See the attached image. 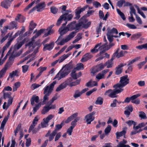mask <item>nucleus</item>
I'll list each match as a JSON object with an SVG mask.
<instances>
[{
	"mask_svg": "<svg viewBox=\"0 0 147 147\" xmlns=\"http://www.w3.org/2000/svg\"><path fill=\"white\" fill-rule=\"evenodd\" d=\"M76 23L75 21H74L68 24L66 27H61L59 28L58 31L60 34V36H59L58 39L55 42L58 45H63L74 37L75 36V34L78 32V29H76L75 31L71 32L69 35L62 39L59 42H58L59 40L62 38V35L66 34L68 31L71 30V28L73 26L72 24H75Z\"/></svg>",
	"mask_w": 147,
	"mask_h": 147,
	"instance_id": "nucleus-1",
	"label": "nucleus"
},
{
	"mask_svg": "<svg viewBox=\"0 0 147 147\" xmlns=\"http://www.w3.org/2000/svg\"><path fill=\"white\" fill-rule=\"evenodd\" d=\"M73 68V65L71 62L66 64L56 75L53 79H57L58 80H59L65 77L69 74Z\"/></svg>",
	"mask_w": 147,
	"mask_h": 147,
	"instance_id": "nucleus-2",
	"label": "nucleus"
},
{
	"mask_svg": "<svg viewBox=\"0 0 147 147\" xmlns=\"http://www.w3.org/2000/svg\"><path fill=\"white\" fill-rule=\"evenodd\" d=\"M129 79L128 78L127 75H125L121 77L119 83L114 85V88H118L120 89H123V87L129 83Z\"/></svg>",
	"mask_w": 147,
	"mask_h": 147,
	"instance_id": "nucleus-3",
	"label": "nucleus"
},
{
	"mask_svg": "<svg viewBox=\"0 0 147 147\" xmlns=\"http://www.w3.org/2000/svg\"><path fill=\"white\" fill-rule=\"evenodd\" d=\"M87 22V20L86 19L85 17L83 16L82 17L80 20L79 23L75 24V27L76 29H78V30L79 28L81 26L85 28H88L91 25V22H89L86 24H85Z\"/></svg>",
	"mask_w": 147,
	"mask_h": 147,
	"instance_id": "nucleus-4",
	"label": "nucleus"
},
{
	"mask_svg": "<svg viewBox=\"0 0 147 147\" xmlns=\"http://www.w3.org/2000/svg\"><path fill=\"white\" fill-rule=\"evenodd\" d=\"M107 33V36L109 42L113 41V37L114 36V34H117L118 33V32L117 29L115 28H113L111 30H108Z\"/></svg>",
	"mask_w": 147,
	"mask_h": 147,
	"instance_id": "nucleus-5",
	"label": "nucleus"
},
{
	"mask_svg": "<svg viewBox=\"0 0 147 147\" xmlns=\"http://www.w3.org/2000/svg\"><path fill=\"white\" fill-rule=\"evenodd\" d=\"M112 41L109 42V43L108 45H107V43H104L100 47V48L102 49V50L100 52V55H103V54L105 52L109 49L111 47L115 45V44L112 42Z\"/></svg>",
	"mask_w": 147,
	"mask_h": 147,
	"instance_id": "nucleus-6",
	"label": "nucleus"
},
{
	"mask_svg": "<svg viewBox=\"0 0 147 147\" xmlns=\"http://www.w3.org/2000/svg\"><path fill=\"white\" fill-rule=\"evenodd\" d=\"M56 83V81H54L49 85L46 86L44 89V94L50 95L53 90L54 85Z\"/></svg>",
	"mask_w": 147,
	"mask_h": 147,
	"instance_id": "nucleus-7",
	"label": "nucleus"
},
{
	"mask_svg": "<svg viewBox=\"0 0 147 147\" xmlns=\"http://www.w3.org/2000/svg\"><path fill=\"white\" fill-rule=\"evenodd\" d=\"M95 114V112L94 111L85 116L84 120H86L87 124H90L91 122L94 120V115Z\"/></svg>",
	"mask_w": 147,
	"mask_h": 147,
	"instance_id": "nucleus-8",
	"label": "nucleus"
},
{
	"mask_svg": "<svg viewBox=\"0 0 147 147\" xmlns=\"http://www.w3.org/2000/svg\"><path fill=\"white\" fill-rule=\"evenodd\" d=\"M45 7V5L44 2L40 3L36 5L35 7H33L32 9L30 11V13L36 10L37 9V11L38 12L41 11L43 10L44 8Z\"/></svg>",
	"mask_w": 147,
	"mask_h": 147,
	"instance_id": "nucleus-9",
	"label": "nucleus"
},
{
	"mask_svg": "<svg viewBox=\"0 0 147 147\" xmlns=\"http://www.w3.org/2000/svg\"><path fill=\"white\" fill-rule=\"evenodd\" d=\"M88 7V5H86L83 7L80 8V7H78L77 9L75 11V17L74 19L76 20H78L80 17V14L81 13L84 11Z\"/></svg>",
	"mask_w": 147,
	"mask_h": 147,
	"instance_id": "nucleus-10",
	"label": "nucleus"
},
{
	"mask_svg": "<svg viewBox=\"0 0 147 147\" xmlns=\"http://www.w3.org/2000/svg\"><path fill=\"white\" fill-rule=\"evenodd\" d=\"M115 88V89L114 90H112L109 97L111 98H116L117 96L116 94L122 92L124 90L123 89H120L118 88Z\"/></svg>",
	"mask_w": 147,
	"mask_h": 147,
	"instance_id": "nucleus-11",
	"label": "nucleus"
},
{
	"mask_svg": "<svg viewBox=\"0 0 147 147\" xmlns=\"http://www.w3.org/2000/svg\"><path fill=\"white\" fill-rule=\"evenodd\" d=\"M120 50L119 48L117 49V50L114 53V55H115L117 58L123 57L125 53H127V52L126 51H121L119 53L118 52Z\"/></svg>",
	"mask_w": 147,
	"mask_h": 147,
	"instance_id": "nucleus-12",
	"label": "nucleus"
},
{
	"mask_svg": "<svg viewBox=\"0 0 147 147\" xmlns=\"http://www.w3.org/2000/svg\"><path fill=\"white\" fill-rule=\"evenodd\" d=\"M54 42H50L49 44H46L44 45V47L43 48V51H45L46 50H48L49 51L51 50L54 46Z\"/></svg>",
	"mask_w": 147,
	"mask_h": 147,
	"instance_id": "nucleus-13",
	"label": "nucleus"
},
{
	"mask_svg": "<svg viewBox=\"0 0 147 147\" xmlns=\"http://www.w3.org/2000/svg\"><path fill=\"white\" fill-rule=\"evenodd\" d=\"M11 2L9 0H4L1 2V6L6 9H8L10 7Z\"/></svg>",
	"mask_w": 147,
	"mask_h": 147,
	"instance_id": "nucleus-14",
	"label": "nucleus"
},
{
	"mask_svg": "<svg viewBox=\"0 0 147 147\" xmlns=\"http://www.w3.org/2000/svg\"><path fill=\"white\" fill-rule=\"evenodd\" d=\"M39 119L38 117H35L33 120L32 124L30 126L28 130V132L30 133L33 129L35 127L37 123V122L38 121Z\"/></svg>",
	"mask_w": 147,
	"mask_h": 147,
	"instance_id": "nucleus-15",
	"label": "nucleus"
},
{
	"mask_svg": "<svg viewBox=\"0 0 147 147\" xmlns=\"http://www.w3.org/2000/svg\"><path fill=\"white\" fill-rule=\"evenodd\" d=\"M71 11L66 10V13L63 15H65L63 17V20L65 21H70L71 20L73 17V15L72 14H70L68 15L67 16L69 12H71Z\"/></svg>",
	"mask_w": 147,
	"mask_h": 147,
	"instance_id": "nucleus-16",
	"label": "nucleus"
},
{
	"mask_svg": "<svg viewBox=\"0 0 147 147\" xmlns=\"http://www.w3.org/2000/svg\"><path fill=\"white\" fill-rule=\"evenodd\" d=\"M17 24V22L13 21L9 23V26H6V29H8L9 30H12L14 28L16 29Z\"/></svg>",
	"mask_w": 147,
	"mask_h": 147,
	"instance_id": "nucleus-17",
	"label": "nucleus"
},
{
	"mask_svg": "<svg viewBox=\"0 0 147 147\" xmlns=\"http://www.w3.org/2000/svg\"><path fill=\"white\" fill-rule=\"evenodd\" d=\"M24 40H23L19 43H18L16 44L13 48L12 47H11V49L13 48V53L17 50L19 49L24 44Z\"/></svg>",
	"mask_w": 147,
	"mask_h": 147,
	"instance_id": "nucleus-18",
	"label": "nucleus"
},
{
	"mask_svg": "<svg viewBox=\"0 0 147 147\" xmlns=\"http://www.w3.org/2000/svg\"><path fill=\"white\" fill-rule=\"evenodd\" d=\"M92 57V55L90 53H88L83 55L81 61L82 62H84L87 61L90 59Z\"/></svg>",
	"mask_w": 147,
	"mask_h": 147,
	"instance_id": "nucleus-19",
	"label": "nucleus"
},
{
	"mask_svg": "<svg viewBox=\"0 0 147 147\" xmlns=\"http://www.w3.org/2000/svg\"><path fill=\"white\" fill-rule=\"evenodd\" d=\"M101 42H100L96 45L94 48L91 50V52L92 53H94L97 52L99 50H100V51H102V49H101L99 48L101 46Z\"/></svg>",
	"mask_w": 147,
	"mask_h": 147,
	"instance_id": "nucleus-20",
	"label": "nucleus"
},
{
	"mask_svg": "<svg viewBox=\"0 0 147 147\" xmlns=\"http://www.w3.org/2000/svg\"><path fill=\"white\" fill-rule=\"evenodd\" d=\"M126 65V64L125 63L123 64L122 63H121L116 68V71L115 74L116 75H118L120 74L122 72V69L121 68L124 66Z\"/></svg>",
	"mask_w": 147,
	"mask_h": 147,
	"instance_id": "nucleus-21",
	"label": "nucleus"
},
{
	"mask_svg": "<svg viewBox=\"0 0 147 147\" xmlns=\"http://www.w3.org/2000/svg\"><path fill=\"white\" fill-rule=\"evenodd\" d=\"M31 104L32 106L34 105V102L37 103L39 101V97L38 96H36L35 95H33L31 99Z\"/></svg>",
	"mask_w": 147,
	"mask_h": 147,
	"instance_id": "nucleus-22",
	"label": "nucleus"
},
{
	"mask_svg": "<svg viewBox=\"0 0 147 147\" xmlns=\"http://www.w3.org/2000/svg\"><path fill=\"white\" fill-rule=\"evenodd\" d=\"M127 129V128L126 127H125L123 128V130L120 132H117L115 133V134L116 136V138L117 139H118L119 137L122 136L123 135H124L126 133V131L125 130Z\"/></svg>",
	"mask_w": 147,
	"mask_h": 147,
	"instance_id": "nucleus-23",
	"label": "nucleus"
},
{
	"mask_svg": "<svg viewBox=\"0 0 147 147\" xmlns=\"http://www.w3.org/2000/svg\"><path fill=\"white\" fill-rule=\"evenodd\" d=\"M40 0H37L36 1L34 0L31 3L29 4L24 9V11H26L28 10L29 8H31L33 4L36 3V4H37L39 3Z\"/></svg>",
	"mask_w": 147,
	"mask_h": 147,
	"instance_id": "nucleus-24",
	"label": "nucleus"
},
{
	"mask_svg": "<svg viewBox=\"0 0 147 147\" xmlns=\"http://www.w3.org/2000/svg\"><path fill=\"white\" fill-rule=\"evenodd\" d=\"M8 67V64H7L5 67L0 71V78H2L4 75Z\"/></svg>",
	"mask_w": 147,
	"mask_h": 147,
	"instance_id": "nucleus-25",
	"label": "nucleus"
},
{
	"mask_svg": "<svg viewBox=\"0 0 147 147\" xmlns=\"http://www.w3.org/2000/svg\"><path fill=\"white\" fill-rule=\"evenodd\" d=\"M78 114L77 113H75L73 114L71 116L67 118V119L65 121V122L66 123H68L70 121L72 120L74 118H75L77 117Z\"/></svg>",
	"mask_w": 147,
	"mask_h": 147,
	"instance_id": "nucleus-26",
	"label": "nucleus"
},
{
	"mask_svg": "<svg viewBox=\"0 0 147 147\" xmlns=\"http://www.w3.org/2000/svg\"><path fill=\"white\" fill-rule=\"evenodd\" d=\"M71 55V53H68L67 54V55L64 54L62 56H61L60 58L59 59H58L57 60H59V63H61L64 60H65L66 58H67L69 57V55Z\"/></svg>",
	"mask_w": 147,
	"mask_h": 147,
	"instance_id": "nucleus-27",
	"label": "nucleus"
},
{
	"mask_svg": "<svg viewBox=\"0 0 147 147\" xmlns=\"http://www.w3.org/2000/svg\"><path fill=\"white\" fill-rule=\"evenodd\" d=\"M141 95V94H138L134 96H137L133 100L131 101V102L135 104H136L138 105L140 103V100L139 99H136L138 97L140 96Z\"/></svg>",
	"mask_w": 147,
	"mask_h": 147,
	"instance_id": "nucleus-28",
	"label": "nucleus"
},
{
	"mask_svg": "<svg viewBox=\"0 0 147 147\" xmlns=\"http://www.w3.org/2000/svg\"><path fill=\"white\" fill-rule=\"evenodd\" d=\"M137 96H132L131 97H127L124 100V102H122L123 103H129L131 100V101L132 100L136 98Z\"/></svg>",
	"mask_w": 147,
	"mask_h": 147,
	"instance_id": "nucleus-29",
	"label": "nucleus"
},
{
	"mask_svg": "<svg viewBox=\"0 0 147 147\" xmlns=\"http://www.w3.org/2000/svg\"><path fill=\"white\" fill-rule=\"evenodd\" d=\"M67 86L63 82L58 87L56 90L57 92H59L66 87Z\"/></svg>",
	"mask_w": 147,
	"mask_h": 147,
	"instance_id": "nucleus-30",
	"label": "nucleus"
},
{
	"mask_svg": "<svg viewBox=\"0 0 147 147\" xmlns=\"http://www.w3.org/2000/svg\"><path fill=\"white\" fill-rule=\"evenodd\" d=\"M45 29H41L38 31L36 34L33 37V38L35 39L44 32H45Z\"/></svg>",
	"mask_w": 147,
	"mask_h": 147,
	"instance_id": "nucleus-31",
	"label": "nucleus"
},
{
	"mask_svg": "<svg viewBox=\"0 0 147 147\" xmlns=\"http://www.w3.org/2000/svg\"><path fill=\"white\" fill-rule=\"evenodd\" d=\"M36 24L34 23L33 21H31L30 23L29 26V30L30 31L32 32V31L35 28Z\"/></svg>",
	"mask_w": 147,
	"mask_h": 147,
	"instance_id": "nucleus-32",
	"label": "nucleus"
},
{
	"mask_svg": "<svg viewBox=\"0 0 147 147\" xmlns=\"http://www.w3.org/2000/svg\"><path fill=\"white\" fill-rule=\"evenodd\" d=\"M54 116V115L50 114L47 116L46 118H44L43 120V121H45L46 123H48L50 120Z\"/></svg>",
	"mask_w": 147,
	"mask_h": 147,
	"instance_id": "nucleus-33",
	"label": "nucleus"
},
{
	"mask_svg": "<svg viewBox=\"0 0 147 147\" xmlns=\"http://www.w3.org/2000/svg\"><path fill=\"white\" fill-rule=\"evenodd\" d=\"M54 116V115L50 114L47 116L46 118H44L43 120V121H45L46 123H48L50 120Z\"/></svg>",
	"mask_w": 147,
	"mask_h": 147,
	"instance_id": "nucleus-34",
	"label": "nucleus"
},
{
	"mask_svg": "<svg viewBox=\"0 0 147 147\" xmlns=\"http://www.w3.org/2000/svg\"><path fill=\"white\" fill-rule=\"evenodd\" d=\"M54 116V115L50 114L47 116L46 118H44L43 120V121H45L46 123H48L50 120Z\"/></svg>",
	"mask_w": 147,
	"mask_h": 147,
	"instance_id": "nucleus-35",
	"label": "nucleus"
},
{
	"mask_svg": "<svg viewBox=\"0 0 147 147\" xmlns=\"http://www.w3.org/2000/svg\"><path fill=\"white\" fill-rule=\"evenodd\" d=\"M54 116V115L50 114L47 116L46 118H44L43 120V121H45L46 123H48L50 120Z\"/></svg>",
	"mask_w": 147,
	"mask_h": 147,
	"instance_id": "nucleus-36",
	"label": "nucleus"
},
{
	"mask_svg": "<svg viewBox=\"0 0 147 147\" xmlns=\"http://www.w3.org/2000/svg\"><path fill=\"white\" fill-rule=\"evenodd\" d=\"M135 6L137 9L138 13L140 14L143 18L144 19L146 18V17L145 14L143 11L140 10L139 7L136 5Z\"/></svg>",
	"mask_w": 147,
	"mask_h": 147,
	"instance_id": "nucleus-37",
	"label": "nucleus"
},
{
	"mask_svg": "<svg viewBox=\"0 0 147 147\" xmlns=\"http://www.w3.org/2000/svg\"><path fill=\"white\" fill-rule=\"evenodd\" d=\"M59 96H57V95L56 94H55L52 98L47 103L48 105H51L52 104L53 102L54 101L56 100L59 98Z\"/></svg>",
	"mask_w": 147,
	"mask_h": 147,
	"instance_id": "nucleus-38",
	"label": "nucleus"
},
{
	"mask_svg": "<svg viewBox=\"0 0 147 147\" xmlns=\"http://www.w3.org/2000/svg\"><path fill=\"white\" fill-rule=\"evenodd\" d=\"M103 101V99L101 97H98L96 100L95 103L97 105H101Z\"/></svg>",
	"mask_w": 147,
	"mask_h": 147,
	"instance_id": "nucleus-39",
	"label": "nucleus"
},
{
	"mask_svg": "<svg viewBox=\"0 0 147 147\" xmlns=\"http://www.w3.org/2000/svg\"><path fill=\"white\" fill-rule=\"evenodd\" d=\"M105 64V66H107V68H111L112 67L113 65V62H111V61L108 60Z\"/></svg>",
	"mask_w": 147,
	"mask_h": 147,
	"instance_id": "nucleus-40",
	"label": "nucleus"
},
{
	"mask_svg": "<svg viewBox=\"0 0 147 147\" xmlns=\"http://www.w3.org/2000/svg\"><path fill=\"white\" fill-rule=\"evenodd\" d=\"M139 117L141 118V119H146L147 117L146 114L143 111H140L139 112Z\"/></svg>",
	"mask_w": 147,
	"mask_h": 147,
	"instance_id": "nucleus-41",
	"label": "nucleus"
},
{
	"mask_svg": "<svg viewBox=\"0 0 147 147\" xmlns=\"http://www.w3.org/2000/svg\"><path fill=\"white\" fill-rule=\"evenodd\" d=\"M63 123H61L60 124H57L55 126V129L53 131L56 133H57V131L60 130L62 127Z\"/></svg>",
	"mask_w": 147,
	"mask_h": 147,
	"instance_id": "nucleus-42",
	"label": "nucleus"
},
{
	"mask_svg": "<svg viewBox=\"0 0 147 147\" xmlns=\"http://www.w3.org/2000/svg\"><path fill=\"white\" fill-rule=\"evenodd\" d=\"M142 35V34L139 33L138 34H133L131 37L132 39L136 40L139 38Z\"/></svg>",
	"mask_w": 147,
	"mask_h": 147,
	"instance_id": "nucleus-43",
	"label": "nucleus"
},
{
	"mask_svg": "<svg viewBox=\"0 0 147 147\" xmlns=\"http://www.w3.org/2000/svg\"><path fill=\"white\" fill-rule=\"evenodd\" d=\"M41 102L39 103L37 105H36L33 108V113L34 114L37 111V110L41 107Z\"/></svg>",
	"mask_w": 147,
	"mask_h": 147,
	"instance_id": "nucleus-44",
	"label": "nucleus"
},
{
	"mask_svg": "<svg viewBox=\"0 0 147 147\" xmlns=\"http://www.w3.org/2000/svg\"><path fill=\"white\" fill-rule=\"evenodd\" d=\"M45 95L43 97V101L41 102V104L42 105H43L46 103V101L48 100L49 98V95H48L46 94H45Z\"/></svg>",
	"mask_w": 147,
	"mask_h": 147,
	"instance_id": "nucleus-45",
	"label": "nucleus"
},
{
	"mask_svg": "<svg viewBox=\"0 0 147 147\" xmlns=\"http://www.w3.org/2000/svg\"><path fill=\"white\" fill-rule=\"evenodd\" d=\"M136 48L140 50H141L143 49H147V43L137 46Z\"/></svg>",
	"mask_w": 147,
	"mask_h": 147,
	"instance_id": "nucleus-46",
	"label": "nucleus"
},
{
	"mask_svg": "<svg viewBox=\"0 0 147 147\" xmlns=\"http://www.w3.org/2000/svg\"><path fill=\"white\" fill-rule=\"evenodd\" d=\"M65 15H62L58 19L56 24V25L57 26H59L60 25V24L61 23V21H62V20H63V16Z\"/></svg>",
	"mask_w": 147,
	"mask_h": 147,
	"instance_id": "nucleus-47",
	"label": "nucleus"
},
{
	"mask_svg": "<svg viewBox=\"0 0 147 147\" xmlns=\"http://www.w3.org/2000/svg\"><path fill=\"white\" fill-rule=\"evenodd\" d=\"M117 11L118 13L120 16L123 20H125V15L123 13L121 12L120 10L118 9H117Z\"/></svg>",
	"mask_w": 147,
	"mask_h": 147,
	"instance_id": "nucleus-48",
	"label": "nucleus"
},
{
	"mask_svg": "<svg viewBox=\"0 0 147 147\" xmlns=\"http://www.w3.org/2000/svg\"><path fill=\"white\" fill-rule=\"evenodd\" d=\"M130 13L131 16L133 15V14L136 16L137 15L136 13V10L133 7H130Z\"/></svg>",
	"mask_w": 147,
	"mask_h": 147,
	"instance_id": "nucleus-49",
	"label": "nucleus"
},
{
	"mask_svg": "<svg viewBox=\"0 0 147 147\" xmlns=\"http://www.w3.org/2000/svg\"><path fill=\"white\" fill-rule=\"evenodd\" d=\"M50 110L48 106H45L44 107L42 111V113L43 114H45V113L48 112Z\"/></svg>",
	"mask_w": 147,
	"mask_h": 147,
	"instance_id": "nucleus-50",
	"label": "nucleus"
},
{
	"mask_svg": "<svg viewBox=\"0 0 147 147\" xmlns=\"http://www.w3.org/2000/svg\"><path fill=\"white\" fill-rule=\"evenodd\" d=\"M125 123H127L129 126H130L132 125H136V123L134 121L132 120H128L125 122Z\"/></svg>",
	"mask_w": 147,
	"mask_h": 147,
	"instance_id": "nucleus-51",
	"label": "nucleus"
},
{
	"mask_svg": "<svg viewBox=\"0 0 147 147\" xmlns=\"http://www.w3.org/2000/svg\"><path fill=\"white\" fill-rule=\"evenodd\" d=\"M111 129V126L109 125H108L105 130V134L107 135L110 132Z\"/></svg>",
	"mask_w": 147,
	"mask_h": 147,
	"instance_id": "nucleus-52",
	"label": "nucleus"
},
{
	"mask_svg": "<svg viewBox=\"0 0 147 147\" xmlns=\"http://www.w3.org/2000/svg\"><path fill=\"white\" fill-rule=\"evenodd\" d=\"M82 94L81 92H79V90H77L75 91V93L73 96L76 98L80 96Z\"/></svg>",
	"mask_w": 147,
	"mask_h": 147,
	"instance_id": "nucleus-53",
	"label": "nucleus"
},
{
	"mask_svg": "<svg viewBox=\"0 0 147 147\" xmlns=\"http://www.w3.org/2000/svg\"><path fill=\"white\" fill-rule=\"evenodd\" d=\"M76 67L75 68V69H76L77 70H80L81 69H83V65L82 63H80L79 64H77Z\"/></svg>",
	"mask_w": 147,
	"mask_h": 147,
	"instance_id": "nucleus-54",
	"label": "nucleus"
},
{
	"mask_svg": "<svg viewBox=\"0 0 147 147\" xmlns=\"http://www.w3.org/2000/svg\"><path fill=\"white\" fill-rule=\"evenodd\" d=\"M56 133L55 131H53L49 135V141H52L54 138V137L55 136V135L56 134Z\"/></svg>",
	"mask_w": 147,
	"mask_h": 147,
	"instance_id": "nucleus-55",
	"label": "nucleus"
},
{
	"mask_svg": "<svg viewBox=\"0 0 147 147\" xmlns=\"http://www.w3.org/2000/svg\"><path fill=\"white\" fill-rule=\"evenodd\" d=\"M47 31H48V32L47 33H45L44 35V37H46L49 35L53 34L54 32V30H47Z\"/></svg>",
	"mask_w": 147,
	"mask_h": 147,
	"instance_id": "nucleus-56",
	"label": "nucleus"
},
{
	"mask_svg": "<svg viewBox=\"0 0 147 147\" xmlns=\"http://www.w3.org/2000/svg\"><path fill=\"white\" fill-rule=\"evenodd\" d=\"M18 73V71L17 70H16L15 71H13L11 73L9 74V76L11 78H13L14 76H17V74Z\"/></svg>",
	"mask_w": 147,
	"mask_h": 147,
	"instance_id": "nucleus-57",
	"label": "nucleus"
},
{
	"mask_svg": "<svg viewBox=\"0 0 147 147\" xmlns=\"http://www.w3.org/2000/svg\"><path fill=\"white\" fill-rule=\"evenodd\" d=\"M51 11L52 13L55 14L57 13L58 9L55 7L53 6L51 8Z\"/></svg>",
	"mask_w": 147,
	"mask_h": 147,
	"instance_id": "nucleus-58",
	"label": "nucleus"
},
{
	"mask_svg": "<svg viewBox=\"0 0 147 147\" xmlns=\"http://www.w3.org/2000/svg\"><path fill=\"white\" fill-rule=\"evenodd\" d=\"M140 58V57H137L136 58L133 59L131 61H129L128 62V63L127 65V66H131V65L134 63L136 61L138 60V59H139Z\"/></svg>",
	"mask_w": 147,
	"mask_h": 147,
	"instance_id": "nucleus-59",
	"label": "nucleus"
},
{
	"mask_svg": "<svg viewBox=\"0 0 147 147\" xmlns=\"http://www.w3.org/2000/svg\"><path fill=\"white\" fill-rule=\"evenodd\" d=\"M3 98L4 99L7 98H9L11 96V93L8 92L4 93H3Z\"/></svg>",
	"mask_w": 147,
	"mask_h": 147,
	"instance_id": "nucleus-60",
	"label": "nucleus"
},
{
	"mask_svg": "<svg viewBox=\"0 0 147 147\" xmlns=\"http://www.w3.org/2000/svg\"><path fill=\"white\" fill-rule=\"evenodd\" d=\"M13 99V98L12 97H10L9 98L7 102V104L6 106V109H7L9 107V105L12 104Z\"/></svg>",
	"mask_w": 147,
	"mask_h": 147,
	"instance_id": "nucleus-61",
	"label": "nucleus"
},
{
	"mask_svg": "<svg viewBox=\"0 0 147 147\" xmlns=\"http://www.w3.org/2000/svg\"><path fill=\"white\" fill-rule=\"evenodd\" d=\"M34 38H32L31 41L29 42L26 45V47H28L29 48L32 46L34 43L35 40Z\"/></svg>",
	"mask_w": 147,
	"mask_h": 147,
	"instance_id": "nucleus-62",
	"label": "nucleus"
},
{
	"mask_svg": "<svg viewBox=\"0 0 147 147\" xmlns=\"http://www.w3.org/2000/svg\"><path fill=\"white\" fill-rule=\"evenodd\" d=\"M98 71H99L98 70L97 67L96 66L94 67H93L92 68L91 72L93 74V76H94L95 74Z\"/></svg>",
	"mask_w": 147,
	"mask_h": 147,
	"instance_id": "nucleus-63",
	"label": "nucleus"
},
{
	"mask_svg": "<svg viewBox=\"0 0 147 147\" xmlns=\"http://www.w3.org/2000/svg\"><path fill=\"white\" fill-rule=\"evenodd\" d=\"M72 80L71 78H69L63 82L66 86L67 85H69L70 86V84L71 83V82Z\"/></svg>",
	"mask_w": 147,
	"mask_h": 147,
	"instance_id": "nucleus-64",
	"label": "nucleus"
}]
</instances>
